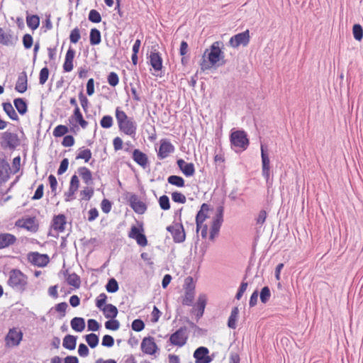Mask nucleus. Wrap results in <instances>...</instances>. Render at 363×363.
Returning <instances> with one entry per match:
<instances>
[{
    "label": "nucleus",
    "mask_w": 363,
    "mask_h": 363,
    "mask_svg": "<svg viewBox=\"0 0 363 363\" xmlns=\"http://www.w3.org/2000/svg\"><path fill=\"white\" fill-rule=\"evenodd\" d=\"M220 42H214L209 49H206L200 62L202 71L208 70L216 66L220 60H223L224 53L220 48Z\"/></svg>",
    "instance_id": "f257e3e1"
},
{
    "label": "nucleus",
    "mask_w": 363,
    "mask_h": 363,
    "mask_svg": "<svg viewBox=\"0 0 363 363\" xmlns=\"http://www.w3.org/2000/svg\"><path fill=\"white\" fill-rule=\"evenodd\" d=\"M116 118L119 130L131 138H135L138 128L135 119L128 117L120 107L116 108Z\"/></svg>",
    "instance_id": "f03ea898"
},
{
    "label": "nucleus",
    "mask_w": 363,
    "mask_h": 363,
    "mask_svg": "<svg viewBox=\"0 0 363 363\" xmlns=\"http://www.w3.org/2000/svg\"><path fill=\"white\" fill-rule=\"evenodd\" d=\"M7 284L14 291L23 292L28 285V277L20 269H13L9 273Z\"/></svg>",
    "instance_id": "7ed1b4c3"
},
{
    "label": "nucleus",
    "mask_w": 363,
    "mask_h": 363,
    "mask_svg": "<svg viewBox=\"0 0 363 363\" xmlns=\"http://www.w3.org/2000/svg\"><path fill=\"white\" fill-rule=\"evenodd\" d=\"M230 143L236 152L245 150L249 145L247 135L243 130L233 132L230 135Z\"/></svg>",
    "instance_id": "20e7f679"
},
{
    "label": "nucleus",
    "mask_w": 363,
    "mask_h": 363,
    "mask_svg": "<svg viewBox=\"0 0 363 363\" xmlns=\"http://www.w3.org/2000/svg\"><path fill=\"white\" fill-rule=\"evenodd\" d=\"M223 206H219L217 208V212L213 218V223L211 227L210 236L211 240H213L216 236L218 235L220 226L223 221Z\"/></svg>",
    "instance_id": "39448f33"
},
{
    "label": "nucleus",
    "mask_w": 363,
    "mask_h": 363,
    "mask_svg": "<svg viewBox=\"0 0 363 363\" xmlns=\"http://www.w3.org/2000/svg\"><path fill=\"white\" fill-rule=\"evenodd\" d=\"M187 339L186 328L181 327L171 335L169 342L172 345L182 347L186 343Z\"/></svg>",
    "instance_id": "423d86ee"
},
{
    "label": "nucleus",
    "mask_w": 363,
    "mask_h": 363,
    "mask_svg": "<svg viewBox=\"0 0 363 363\" xmlns=\"http://www.w3.org/2000/svg\"><path fill=\"white\" fill-rule=\"evenodd\" d=\"M250 42V32L246 30L244 32L238 33L232 36L229 40V44L233 48H238L240 45L247 46Z\"/></svg>",
    "instance_id": "0eeeda50"
},
{
    "label": "nucleus",
    "mask_w": 363,
    "mask_h": 363,
    "mask_svg": "<svg viewBox=\"0 0 363 363\" xmlns=\"http://www.w3.org/2000/svg\"><path fill=\"white\" fill-rule=\"evenodd\" d=\"M167 230L172 234L175 242H182L185 240L186 235L182 223H174L167 228Z\"/></svg>",
    "instance_id": "6e6552de"
},
{
    "label": "nucleus",
    "mask_w": 363,
    "mask_h": 363,
    "mask_svg": "<svg viewBox=\"0 0 363 363\" xmlns=\"http://www.w3.org/2000/svg\"><path fill=\"white\" fill-rule=\"evenodd\" d=\"M140 347L143 352L149 355L155 354L159 350L154 337L150 336L145 337L143 339Z\"/></svg>",
    "instance_id": "1a4fd4ad"
},
{
    "label": "nucleus",
    "mask_w": 363,
    "mask_h": 363,
    "mask_svg": "<svg viewBox=\"0 0 363 363\" xmlns=\"http://www.w3.org/2000/svg\"><path fill=\"white\" fill-rule=\"evenodd\" d=\"M28 259L30 263L38 267H45L50 261L49 257L45 254L39 252H30L28 255Z\"/></svg>",
    "instance_id": "9d476101"
},
{
    "label": "nucleus",
    "mask_w": 363,
    "mask_h": 363,
    "mask_svg": "<svg viewBox=\"0 0 363 363\" xmlns=\"http://www.w3.org/2000/svg\"><path fill=\"white\" fill-rule=\"evenodd\" d=\"M209 350L206 347H199L194 352L195 363H210L213 359L208 356Z\"/></svg>",
    "instance_id": "9b49d317"
},
{
    "label": "nucleus",
    "mask_w": 363,
    "mask_h": 363,
    "mask_svg": "<svg viewBox=\"0 0 363 363\" xmlns=\"http://www.w3.org/2000/svg\"><path fill=\"white\" fill-rule=\"evenodd\" d=\"M174 145L167 140H162L160 141V145L159 151L157 152V157L160 160H163L169 156L170 153L174 152Z\"/></svg>",
    "instance_id": "f8f14e48"
},
{
    "label": "nucleus",
    "mask_w": 363,
    "mask_h": 363,
    "mask_svg": "<svg viewBox=\"0 0 363 363\" xmlns=\"http://www.w3.org/2000/svg\"><path fill=\"white\" fill-rule=\"evenodd\" d=\"M23 337V333L21 331L17 330L16 328L10 329L6 340L8 343L11 342L12 345L17 346L19 345Z\"/></svg>",
    "instance_id": "ddd939ff"
},
{
    "label": "nucleus",
    "mask_w": 363,
    "mask_h": 363,
    "mask_svg": "<svg viewBox=\"0 0 363 363\" xmlns=\"http://www.w3.org/2000/svg\"><path fill=\"white\" fill-rule=\"evenodd\" d=\"M209 211V206L206 203H203L201 209L197 213L196 216V230L197 232L202 227V224L207 218V212Z\"/></svg>",
    "instance_id": "4468645a"
},
{
    "label": "nucleus",
    "mask_w": 363,
    "mask_h": 363,
    "mask_svg": "<svg viewBox=\"0 0 363 363\" xmlns=\"http://www.w3.org/2000/svg\"><path fill=\"white\" fill-rule=\"evenodd\" d=\"M2 138L7 146L11 149L16 148L20 143L17 134L14 133L5 132L3 134Z\"/></svg>",
    "instance_id": "2eb2a0df"
},
{
    "label": "nucleus",
    "mask_w": 363,
    "mask_h": 363,
    "mask_svg": "<svg viewBox=\"0 0 363 363\" xmlns=\"http://www.w3.org/2000/svg\"><path fill=\"white\" fill-rule=\"evenodd\" d=\"M206 304V297L204 294H201L199 296L195 308L193 309V312H195L197 320L203 316Z\"/></svg>",
    "instance_id": "dca6fc26"
},
{
    "label": "nucleus",
    "mask_w": 363,
    "mask_h": 363,
    "mask_svg": "<svg viewBox=\"0 0 363 363\" xmlns=\"http://www.w3.org/2000/svg\"><path fill=\"white\" fill-rule=\"evenodd\" d=\"M28 89V77L26 72H22L18 74L15 89L19 93H24Z\"/></svg>",
    "instance_id": "f3484780"
},
{
    "label": "nucleus",
    "mask_w": 363,
    "mask_h": 363,
    "mask_svg": "<svg viewBox=\"0 0 363 363\" xmlns=\"http://www.w3.org/2000/svg\"><path fill=\"white\" fill-rule=\"evenodd\" d=\"M16 38L14 37L11 30L6 31L0 28V43L4 45H14Z\"/></svg>",
    "instance_id": "a211bd4d"
},
{
    "label": "nucleus",
    "mask_w": 363,
    "mask_h": 363,
    "mask_svg": "<svg viewBox=\"0 0 363 363\" xmlns=\"http://www.w3.org/2000/svg\"><path fill=\"white\" fill-rule=\"evenodd\" d=\"M17 239L11 233H0V250L13 245Z\"/></svg>",
    "instance_id": "6ab92c4d"
},
{
    "label": "nucleus",
    "mask_w": 363,
    "mask_h": 363,
    "mask_svg": "<svg viewBox=\"0 0 363 363\" xmlns=\"http://www.w3.org/2000/svg\"><path fill=\"white\" fill-rule=\"evenodd\" d=\"M66 217L63 214L54 216L52 227L55 230L63 232L66 225Z\"/></svg>",
    "instance_id": "aec40b11"
},
{
    "label": "nucleus",
    "mask_w": 363,
    "mask_h": 363,
    "mask_svg": "<svg viewBox=\"0 0 363 363\" xmlns=\"http://www.w3.org/2000/svg\"><path fill=\"white\" fill-rule=\"evenodd\" d=\"M77 172L87 186L93 184L92 173L87 167H80L78 168Z\"/></svg>",
    "instance_id": "412c9836"
},
{
    "label": "nucleus",
    "mask_w": 363,
    "mask_h": 363,
    "mask_svg": "<svg viewBox=\"0 0 363 363\" xmlns=\"http://www.w3.org/2000/svg\"><path fill=\"white\" fill-rule=\"evenodd\" d=\"M150 65L155 71H160L162 67V59L157 52H151L150 55Z\"/></svg>",
    "instance_id": "4be33fe9"
},
{
    "label": "nucleus",
    "mask_w": 363,
    "mask_h": 363,
    "mask_svg": "<svg viewBox=\"0 0 363 363\" xmlns=\"http://www.w3.org/2000/svg\"><path fill=\"white\" fill-rule=\"evenodd\" d=\"M133 159L138 164L143 167H146L148 161L147 155L138 149L133 150Z\"/></svg>",
    "instance_id": "5701e85b"
},
{
    "label": "nucleus",
    "mask_w": 363,
    "mask_h": 363,
    "mask_svg": "<svg viewBox=\"0 0 363 363\" xmlns=\"http://www.w3.org/2000/svg\"><path fill=\"white\" fill-rule=\"evenodd\" d=\"M130 204L134 211L137 213L143 214L147 210L145 203L138 199L135 196L131 198Z\"/></svg>",
    "instance_id": "b1692460"
},
{
    "label": "nucleus",
    "mask_w": 363,
    "mask_h": 363,
    "mask_svg": "<svg viewBox=\"0 0 363 363\" xmlns=\"http://www.w3.org/2000/svg\"><path fill=\"white\" fill-rule=\"evenodd\" d=\"M106 318H115L118 313V308L111 303L106 304L101 310Z\"/></svg>",
    "instance_id": "393cba45"
},
{
    "label": "nucleus",
    "mask_w": 363,
    "mask_h": 363,
    "mask_svg": "<svg viewBox=\"0 0 363 363\" xmlns=\"http://www.w3.org/2000/svg\"><path fill=\"white\" fill-rule=\"evenodd\" d=\"M72 328L77 332H82L85 328V321L83 318L74 317L70 322Z\"/></svg>",
    "instance_id": "a878e982"
},
{
    "label": "nucleus",
    "mask_w": 363,
    "mask_h": 363,
    "mask_svg": "<svg viewBox=\"0 0 363 363\" xmlns=\"http://www.w3.org/2000/svg\"><path fill=\"white\" fill-rule=\"evenodd\" d=\"M77 345V337L72 335H67L64 339L62 345L65 348L73 350L75 349Z\"/></svg>",
    "instance_id": "bb28decb"
},
{
    "label": "nucleus",
    "mask_w": 363,
    "mask_h": 363,
    "mask_svg": "<svg viewBox=\"0 0 363 363\" xmlns=\"http://www.w3.org/2000/svg\"><path fill=\"white\" fill-rule=\"evenodd\" d=\"M72 119L78 123L83 129H85L88 125V122L84 119L79 108H74Z\"/></svg>",
    "instance_id": "cd10ccee"
},
{
    "label": "nucleus",
    "mask_w": 363,
    "mask_h": 363,
    "mask_svg": "<svg viewBox=\"0 0 363 363\" xmlns=\"http://www.w3.org/2000/svg\"><path fill=\"white\" fill-rule=\"evenodd\" d=\"M14 106L21 115H24L28 111V105L25 99L22 98L15 99L13 101Z\"/></svg>",
    "instance_id": "c85d7f7f"
},
{
    "label": "nucleus",
    "mask_w": 363,
    "mask_h": 363,
    "mask_svg": "<svg viewBox=\"0 0 363 363\" xmlns=\"http://www.w3.org/2000/svg\"><path fill=\"white\" fill-rule=\"evenodd\" d=\"M3 108L11 119L13 121H18V116L15 111L12 104L10 102L3 103Z\"/></svg>",
    "instance_id": "c756f323"
},
{
    "label": "nucleus",
    "mask_w": 363,
    "mask_h": 363,
    "mask_svg": "<svg viewBox=\"0 0 363 363\" xmlns=\"http://www.w3.org/2000/svg\"><path fill=\"white\" fill-rule=\"evenodd\" d=\"M26 23L33 30H36L40 25V18L37 15H27Z\"/></svg>",
    "instance_id": "7c9ffc66"
},
{
    "label": "nucleus",
    "mask_w": 363,
    "mask_h": 363,
    "mask_svg": "<svg viewBox=\"0 0 363 363\" xmlns=\"http://www.w3.org/2000/svg\"><path fill=\"white\" fill-rule=\"evenodd\" d=\"M90 44L92 45H99L101 41V32L97 28H91L89 34Z\"/></svg>",
    "instance_id": "2f4dec72"
},
{
    "label": "nucleus",
    "mask_w": 363,
    "mask_h": 363,
    "mask_svg": "<svg viewBox=\"0 0 363 363\" xmlns=\"http://www.w3.org/2000/svg\"><path fill=\"white\" fill-rule=\"evenodd\" d=\"M262 169L270 168V161L267 153V149L264 145H261Z\"/></svg>",
    "instance_id": "473e14b6"
},
{
    "label": "nucleus",
    "mask_w": 363,
    "mask_h": 363,
    "mask_svg": "<svg viewBox=\"0 0 363 363\" xmlns=\"http://www.w3.org/2000/svg\"><path fill=\"white\" fill-rule=\"evenodd\" d=\"M238 313L239 311L237 307L233 308L228 320V326L230 328L235 329L236 328V320L238 315Z\"/></svg>",
    "instance_id": "72a5a7b5"
},
{
    "label": "nucleus",
    "mask_w": 363,
    "mask_h": 363,
    "mask_svg": "<svg viewBox=\"0 0 363 363\" xmlns=\"http://www.w3.org/2000/svg\"><path fill=\"white\" fill-rule=\"evenodd\" d=\"M66 281L69 285L75 288H79L80 286V278L75 273L69 274L66 278Z\"/></svg>",
    "instance_id": "f704fd0d"
},
{
    "label": "nucleus",
    "mask_w": 363,
    "mask_h": 363,
    "mask_svg": "<svg viewBox=\"0 0 363 363\" xmlns=\"http://www.w3.org/2000/svg\"><path fill=\"white\" fill-rule=\"evenodd\" d=\"M167 181L170 184L174 185L177 187L184 186V180L180 176L171 175L167 178Z\"/></svg>",
    "instance_id": "c9c22d12"
},
{
    "label": "nucleus",
    "mask_w": 363,
    "mask_h": 363,
    "mask_svg": "<svg viewBox=\"0 0 363 363\" xmlns=\"http://www.w3.org/2000/svg\"><path fill=\"white\" fill-rule=\"evenodd\" d=\"M85 340L91 348L96 347L99 342V339L97 335L95 333H90L85 336Z\"/></svg>",
    "instance_id": "e433bc0d"
},
{
    "label": "nucleus",
    "mask_w": 363,
    "mask_h": 363,
    "mask_svg": "<svg viewBox=\"0 0 363 363\" xmlns=\"http://www.w3.org/2000/svg\"><path fill=\"white\" fill-rule=\"evenodd\" d=\"M69 132V129L66 125H58L53 130V135L56 138L62 137Z\"/></svg>",
    "instance_id": "4c0bfd02"
},
{
    "label": "nucleus",
    "mask_w": 363,
    "mask_h": 363,
    "mask_svg": "<svg viewBox=\"0 0 363 363\" xmlns=\"http://www.w3.org/2000/svg\"><path fill=\"white\" fill-rule=\"evenodd\" d=\"M186 177H191L195 173V167L193 163H186L181 169Z\"/></svg>",
    "instance_id": "58836bf2"
},
{
    "label": "nucleus",
    "mask_w": 363,
    "mask_h": 363,
    "mask_svg": "<svg viewBox=\"0 0 363 363\" xmlns=\"http://www.w3.org/2000/svg\"><path fill=\"white\" fill-rule=\"evenodd\" d=\"M9 164L0 161V182L5 181L8 177Z\"/></svg>",
    "instance_id": "ea45409f"
},
{
    "label": "nucleus",
    "mask_w": 363,
    "mask_h": 363,
    "mask_svg": "<svg viewBox=\"0 0 363 363\" xmlns=\"http://www.w3.org/2000/svg\"><path fill=\"white\" fill-rule=\"evenodd\" d=\"M91 152L89 149L81 150L77 154L76 159H82L84 160L85 162H88L91 158Z\"/></svg>",
    "instance_id": "a19ab883"
},
{
    "label": "nucleus",
    "mask_w": 363,
    "mask_h": 363,
    "mask_svg": "<svg viewBox=\"0 0 363 363\" xmlns=\"http://www.w3.org/2000/svg\"><path fill=\"white\" fill-rule=\"evenodd\" d=\"M106 289L109 293L116 292L118 290L117 281L114 278L110 279L106 285Z\"/></svg>",
    "instance_id": "79ce46f5"
},
{
    "label": "nucleus",
    "mask_w": 363,
    "mask_h": 363,
    "mask_svg": "<svg viewBox=\"0 0 363 363\" xmlns=\"http://www.w3.org/2000/svg\"><path fill=\"white\" fill-rule=\"evenodd\" d=\"M352 33L355 40L360 41L363 38V29L359 24H354L352 28Z\"/></svg>",
    "instance_id": "37998d69"
},
{
    "label": "nucleus",
    "mask_w": 363,
    "mask_h": 363,
    "mask_svg": "<svg viewBox=\"0 0 363 363\" xmlns=\"http://www.w3.org/2000/svg\"><path fill=\"white\" fill-rule=\"evenodd\" d=\"M109 319L105 323V328L110 330H117L120 328L119 321L115 318Z\"/></svg>",
    "instance_id": "c03bdc74"
},
{
    "label": "nucleus",
    "mask_w": 363,
    "mask_h": 363,
    "mask_svg": "<svg viewBox=\"0 0 363 363\" xmlns=\"http://www.w3.org/2000/svg\"><path fill=\"white\" fill-rule=\"evenodd\" d=\"M271 291L268 286H264L260 291V300L263 303H266L270 298Z\"/></svg>",
    "instance_id": "a18cd8bd"
},
{
    "label": "nucleus",
    "mask_w": 363,
    "mask_h": 363,
    "mask_svg": "<svg viewBox=\"0 0 363 363\" xmlns=\"http://www.w3.org/2000/svg\"><path fill=\"white\" fill-rule=\"evenodd\" d=\"M94 194V189L92 187L86 186L80 191V195L82 196V199L89 201Z\"/></svg>",
    "instance_id": "49530a36"
},
{
    "label": "nucleus",
    "mask_w": 363,
    "mask_h": 363,
    "mask_svg": "<svg viewBox=\"0 0 363 363\" xmlns=\"http://www.w3.org/2000/svg\"><path fill=\"white\" fill-rule=\"evenodd\" d=\"M88 19L92 23H99L101 21V16L99 11L95 9H91L89 11Z\"/></svg>",
    "instance_id": "de8ad7c7"
},
{
    "label": "nucleus",
    "mask_w": 363,
    "mask_h": 363,
    "mask_svg": "<svg viewBox=\"0 0 363 363\" xmlns=\"http://www.w3.org/2000/svg\"><path fill=\"white\" fill-rule=\"evenodd\" d=\"M23 227L28 230L35 231L37 230V226L35 223V218H29L26 219L23 222Z\"/></svg>",
    "instance_id": "09e8293b"
},
{
    "label": "nucleus",
    "mask_w": 363,
    "mask_h": 363,
    "mask_svg": "<svg viewBox=\"0 0 363 363\" xmlns=\"http://www.w3.org/2000/svg\"><path fill=\"white\" fill-rule=\"evenodd\" d=\"M159 204L162 210L167 211L170 208L169 199L167 196L163 195L159 199Z\"/></svg>",
    "instance_id": "8fccbe9b"
},
{
    "label": "nucleus",
    "mask_w": 363,
    "mask_h": 363,
    "mask_svg": "<svg viewBox=\"0 0 363 363\" xmlns=\"http://www.w3.org/2000/svg\"><path fill=\"white\" fill-rule=\"evenodd\" d=\"M185 292H194L195 284L191 277H188L184 282Z\"/></svg>",
    "instance_id": "3c124183"
},
{
    "label": "nucleus",
    "mask_w": 363,
    "mask_h": 363,
    "mask_svg": "<svg viewBox=\"0 0 363 363\" xmlns=\"http://www.w3.org/2000/svg\"><path fill=\"white\" fill-rule=\"evenodd\" d=\"M100 125L104 128H110L113 125V118L108 115L103 116Z\"/></svg>",
    "instance_id": "603ef678"
},
{
    "label": "nucleus",
    "mask_w": 363,
    "mask_h": 363,
    "mask_svg": "<svg viewBox=\"0 0 363 363\" xmlns=\"http://www.w3.org/2000/svg\"><path fill=\"white\" fill-rule=\"evenodd\" d=\"M172 199L173 201L179 203H184L186 201V196L178 191H175L172 194Z\"/></svg>",
    "instance_id": "864d4df0"
},
{
    "label": "nucleus",
    "mask_w": 363,
    "mask_h": 363,
    "mask_svg": "<svg viewBox=\"0 0 363 363\" xmlns=\"http://www.w3.org/2000/svg\"><path fill=\"white\" fill-rule=\"evenodd\" d=\"M132 329L136 332H140L145 328V323L141 319H135L132 322Z\"/></svg>",
    "instance_id": "5fc2aeb1"
},
{
    "label": "nucleus",
    "mask_w": 363,
    "mask_h": 363,
    "mask_svg": "<svg viewBox=\"0 0 363 363\" xmlns=\"http://www.w3.org/2000/svg\"><path fill=\"white\" fill-rule=\"evenodd\" d=\"M80 31L79 29L76 27L73 30H72L70 35H69V40L70 42L72 43H77L79 40L80 39Z\"/></svg>",
    "instance_id": "6e6d98bb"
},
{
    "label": "nucleus",
    "mask_w": 363,
    "mask_h": 363,
    "mask_svg": "<svg viewBox=\"0 0 363 363\" xmlns=\"http://www.w3.org/2000/svg\"><path fill=\"white\" fill-rule=\"evenodd\" d=\"M48 77H49L48 68L46 67L42 68L40 72V75H39V83L42 85L44 84L46 82V81L48 80Z\"/></svg>",
    "instance_id": "4d7b16f0"
},
{
    "label": "nucleus",
    "mask_w": 363,
    "mask_h": 363,
    "mask_svg": "<svg viewBox=\"0 0 363 363\" xmlns=\"http://www.w3.org/2000/svg\"><path fill=\"white\" fill-rule=\"evenodd\" d=\"M107 80H108V83L111 86H116L119 82L118 76L114 72H111L109 73V74L108 75Z\"/></svg>",
    "instance_id": "13d9d810"
},
{
    "label": "nucleus",
    "mask_w": 363,
    "mask_h": 363,
    "mask_svg": "<svg viewBox=\"0 0 363 363\" xmlns=\"http://www.w3.org/2000/svg\"><path fill=\"white\" fill-rule=\"evenodd\" d=\"M194 299V292H185L182 304L186 306H191Z\"/></svg>",
    "instance_id": "bf43d9fd"
},
{
    "label": "nucleus",
    "mask_w": 363,
    "mask_h": 363,
    "mask_svg": "<svg viewBox=\"0 0 363 363\" xmlns=\"http://www.w3.org/2000/svg\"><path fill=\"white\" fill-rule=\"evenodd\" d=\"M107 296L104 293L101 294L96 300V306L100 310H102L106 304Z\"/></svg>",
    "instance_id": "052dcab7"
},
{
    "label": "nucleus",
    "mask_w": 363,
    "mask_h": 363,
    "mask_svg": "<svg viewBox=\"0 0 363 363\" xmlns=\"http://www.w3.org/2000/svg\"><path fill=\"white\" fill-rule=\"evenodd\" d=\"M101 345L104 347H111L114 345V339L109 335H105L102 338Z\"/></svg>",
    "instance_id": "680f3d73"
},
{
    "label": "nucleus",
    "mask_w": 363,
    "mask_h": 363,
    "mask_svg": "<svg viewBox=\"0 0 363 363\" xmlns=\"http://www.w3.org/2000/svg\"><path fill=\"white\" fill-rule=\"evenodd\" d=\"M79 99L81 104V106L83 108V110L86 112L88 109L89 106V100L83 94L82 91H81L79 94Z\"/></svg>",
    "instance_id": "e2e57ef3"
},
{
    "label": "nucleus",
    "mask_w": 363,
    "mask_h": 363,
    "mask_svg": "<svg viewBox=\"0 0 363 363\" xmlns=\"http://www.w3.org/2000/svg\"><path fill=\"white\" fill-rule=\"evenodd\" d=\"M33 43L32 36L30 34H25L23 37V43L26 49L31 48Z\"/></svg>",
    "instance_id": "0e129e2a"
},
{
    "label": "nucleus",
    "mask_w": 363,
    "mask_h": 363,
    "mask_svg": "<svg viewBox=\"0 0 363 363\" xmlns=\"http://www.w3.org/2000/svg\"><path fill=\"white\" fill-rule=\"evenodd\" d=\"M88 330L91 331H97L100 328L99 323L94 319H89L87 321Z\"/></svg>",
    "instance_id": "69168bd1"
},
{
    "label": "nucleus",
    "mask_w": 363,
    "mask_h": 363,
    "mask_svg": "<svg viewBox=\"0 0 363 363\" xmlns=\"http://www.w3.org/2000/svg\"><path fill=\"white\" fill-rule=\"evenodd\" d=\"M112 204L108 199H104L102 200L101 203V210L104 213H108L111 210Z\"/></svg>",
    "instance_id": "338daca9"
},
{
    "label": "nucleus",
    "mask_w": 363,
    "mask_h": 363,
    "mask_svg": "<svg viewBox=\"0 0 363 363\" xmlns=\"http://www.w3.org/2000/svg\"><path fill=\"white\" fill-rule=\"evenodd\" d=\"M89 350L87 346L84 343H80L78 347V354L80 357H85L89 355Z\"/></svg>",
    "instance_id": "774afa93"
}]
</instances>
